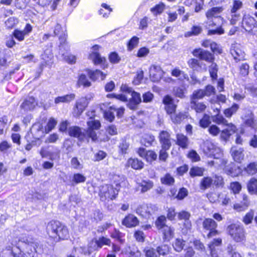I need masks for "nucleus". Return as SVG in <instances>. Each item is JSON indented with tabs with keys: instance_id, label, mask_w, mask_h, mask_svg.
Here are the masks:
<instances>
[{
	"instance_id": "56",
	"label": "nucleus",
	"mask_w": 257,
	"mask_h": 257,
	"mask_svg": "<svg viewBox=\"0 0 257 257\" xmlns=\"http://www.w3.org/2000/svg\"><path fill=\"white\" fill-rule=\"evenodd\" d=\"M18 23V20L14 17H11L9 18L6 22L5 25L8 29H12Z\"/></svg>"
},
{
	"instance_id": "37",
	"label": "nucleus",
	"mask_w": 257,
	"mask_h": 257,
	"mask_svg": "<svg viewBox=\"0 0 257 257\" xmlns=\"http://www.w3.org/2000/svg\"><path fill=\"white\" fill-rule=\"evenodd\" d=\"M161 230L164 235V238L166 239L169 240L174 236V229L171 226L167 225Z\"/></svg>"
},
{
	"instance_id": "30",
	"label": "nucleus",
	"mask_w": 257,
	"mask_h": 257,
	"mask_svg": "<svg viewBox=\"0 0 257 257\" xmlns=\"http://www.w3.org/2000/svg\"><path fill=\"white\" fill-rule=\"evenodd\" d=\"M88 101L83 97L78 99L76 102V108L78 110V113H81L88 104Z\"/></svg>"
},
{
	"instance_id": "32",
	"label": "nucleus",
	"mask_w": 257,
	"mask_h": 257,
	"mask_svg": "<svg viewBox=\"0 0 257 257\" xmlns=\"http://www.w3.org/2000/svg\"><path fill=\"white\" fill-rule=\"evenodd\" d=\"M248 192L251 195L257 194V179L251 178L247 185Z\"/></svg>"
},
{
	"instance_id": "52",
	"label": "nucleus",
	"mask_w": 257,
	"mask_h": 257,
	"mask_svg": "<svg viewBox=\"0 0 257 257\" xmlns=\"http://www.w3.org/2000/svg\"><path fill=\"white\" fill-rule=\"evenodd\" d=\"M161 180L162 183L165 185H171L174 183V179L170 174H166Z\"/></svg>"
},
{
	"instance_id": "8",
	"label": "nucleus",
	"mask_w": 257,
	"mask_h": 257,
	"mask_svg": "<svg viewBox=\"0 0 257 257\" xmlns=\"http://www.w3.org/2000/svg\"><path fill=\"white\" fill-rule=\"evenodd\" d=\"M158 210L156 205L152 204H143L139 205L137 210V213L142 217L148 219Z\"/></svg>"
},
{
	"instance_id": "11",
	"label": "nucleus",
	"mask_w": 257,
	"mask_h": 257,
	"mask_svg": "<svg viewBox=\"0 0 257 257\" xmlns=\"http://www.w3.org/2000/svg\"><path fill=\"white\" fill-rule=\"evenodd\" d=\"M192 54L195 57L207 62H212L214 60V57L212 54L201 48L194 49Z\"/></svg>"
},
{
	"instance_id": "34",
	"label": "nucleus",
	"mask_w": 257,
	"mask_h": 257,
	"mask_svg": "<svg viewBox=\"0 0 257 257\" xmlns=\"http://www.w3.org/2000/svg\"><path fill=\"white\" fill-rule=\"evenodd\" d=\"M127 164L135 170L141 169L144 166V163L141 161L135 158H131L128 159Z\"/></svg>"
},
{
	"instance_id": "7",
	"label": "nucleus",
	"mask_w": 257,
	"mask_h": 257,
	"mask_svg": "<svg viewBox=\"0 0 257 257\" xmlns=\"http://www.w3.org/2000/svg\"><path fill=\"white\" fill-rule=\"evenodd\" d=\"M227 230L231 238L236 242H241L245 240L243 227L236 224H231L227 228Z\"/></svg>"
},
{
	"instance_id": "28",
	"label": "nucleus",
	"mask_w": 257,
	"mask_h": 257,
	"mask_svg": "<svg viewBox=\"0 0 257 257\" xmlns=\"http://www.w3.org/2000/svg\"><path fill=\"white\" fill-rule=\"evenodd\" d=\"M16 250H20L18 247H14L10 246H7L1 254L2 257H17V253Z\"/></svg>"
},
{
	"instance_id": "25",
	"label": "nucleus",
	"mask_w": 257,
	"mask_h": 257,
	"mask_svg": "<svg viewBox=\"0 0 257 257\" xmlns=\"http://www.w3.org/2000/svg\"><path fill=\"white\" fill-rule=\"evenodd\" d=\"M215 110L217 113L211 116L212 121L218 124H222L223 125L228 124L229 123L225 118H224L222 115L219 114V109L216 108Z\"/></svg>"
},
{
	"instance_id": "4",
	"label": "nucleus",
	"mask_w": 257,
	"mask_h": 257,
	"mask_svg": "<svg viewBox=\"0 0 257 257\" xmlns=\"http://www.w3.org/2000/svg\"><path fill=\"white\" fill-rule=\"evenodd\" d=\"M47 233L55 242L61 239H67L69 237L67 228L58 221H51L47 226Z\"/></svg>"
},
{
	"instance_id": "36",
	"label": "nucleus",
	"mask_w": 257,
	"mask_h": 257,
	"mask_svg": "<svg viewBox=\"0 0 257 257\" xmlns=\"http://www.w3.org/2000/svg\"><path fill=\"white\" fill-rule=\"evenodd\" d=\"M60 54L62 55L63 60L68 64H74L76 63L77 58L75 55L68 53L64 54L63 51L60 52Z\"/></svg>"
},
{
	"instance_id": "29",
	"label": "nucleus",
	"mask_w": 257,
	"mask_h": 257,
	"mask_svg": "<svg viewBox=\"0 0 257 257\" xmlns=\"http://www.w3.org/2000/svg\"><path fill=\"white\" fill-rule=\"evenodd\" d=\"M177 144L183 149H186L189 144L188 138L183 134L177 135Z\"/></svg>"
},
{
	"instance_id": "26",
	"label": "nucleus",
	"mask_w": 257,
	"mask_h": 257,
	"mask_svg": "<svg viewBox=\"0 0 257 257\" xmlns=\"http://www.w3.org/2000/svg\"><path fill=\"white\" fill-rule=\"evenodd\" d=\"M111 237L116 240L120 243H123L125 241L124 238V234L120 232L119 230L114 228L113 230L110 232Z\"/></svg>"
},
{
	"instance_id": "58",
	"label": "nucleus",
	"mask_w": 257,
	"mask_h": 257,
	"mask_svg": "<svg viewBox=\"0 0 257 257\" xmlns=\"http://www.w3.org/2000/svg\"><path fill=\"white\" fill-rule=\"evenodd\" d=\"M165 5L163 3H161L158 5H157L155 7L151 8V11L154 15H158L162 13L164 11Z\"/></svg>"
},
{
	"instance_id": "27",
	"label": "nucleus",
	"mask_w": 257,
	"mask_h": 257,
	"mask_svg": "<svg viewBox=\"0 0 257 257\" xmlns=\"http://www.w3.org/2000/svg\"><path fill=\"white\" fill-rule=\"evenodd\" d=\"M75 98V95L74 93H70L65 95L58 96L55 99V103L56 104L62 103H69L73 100Z\"/></svg>"
},
{
	"instance_id": "44",
	"label": "nucleus",
	"mask_w": 257,
	"mask_h": 257,
	"mask_svg": "<svg viewBox=\"0 0 257 257\" xmlns=\"http://www.w3.org/2000/svg\"><path fill=\"white\" fill-rule=\"evenodd\" d=\"M204 171V169L202 168L193 167L191 168L189 174L192 177L195 176H202L203 175Z\"/></svg>"
},
{
	"instance_id": "53",
	"label": "nucleus",
	"mask_w": 257,
	"mask_h": 257,
	"mask_svg": "<svg viewBox=\"0 0 257 257\" xmlns=\"http://www.w3.org/2000/svg\"><path fill=\"white\" fill-rule=\"evenodd\" d=\"M210 116L208 114H204L203 117L200 120V125L204 128L207 127L210 124Z\"/></svg>"
},
{
	"instance_id": "18",
	"label": "nucleus",
	"mask_w": 257,
	"mask_h": 257,
	"mask_svg": "<svg viewBox=\"0 0 257 257\" xmlns=\"http://www.w3.org/2000/svg\"><path fill=\"white\" fill-rule=\"evenodd\" d=\"M111 240L110 239L104 236L99 237L98 239H96L94 242H91L89 246V252L90 247L93 245L94 250H98L101 248L104 245H110Z\"/></svg>"
},
{
	"instance_id": "33",
	"label": "nucleus",
	"mask_w": 257,
	"mask_h": 257,
	"mask_svg": "<svg viewBox=\"0 0 257 257\" xmlns=\"http://www.w3.org/2000/svg\"><path fill=\"white\" fill-rule=\"evenodd\" d=\"M249 201L247 196L245 194L242 195V201L241 204L236 203L234 205V208L238 211H241L246 208L249 205Z\"/></svg>"
},
{
	"instance_id": "6",
	"label": "nucleus",
	"mask_w": 257,
	"mask_h": 257,
	"mask_svg": "<svg viewBox=\"0 0 257 257\" xmlns=\"http://www.w3.org/2000/svg\"><path fill=\"white\" fill-rule=\"evenodd\" d=\"M120 90L124 93L130 94L132 96L130 98L127 106L132 110L137 109L138 104L142 101L140 94L133 90L132 88L126 84H122L121 86Z\"/></svg>"
},
{
	"instance_id": "63",
	"label": "nucleus",
	"mask_w": 257,
	"mask_h": 257,
	"mask_svg": "<svg viewBox=\"0 0 257 257\" xmlns=\"http://www.w3.org/2000/svg\"><path fill=\"white\" fill-rule=\"evenodd\" d=\"M204 96H205L204 90L199 89L196 91H194L191 100H196L197 99H201Z\"/></svg>"
},
{
	"instance_id": "10",
	"label": "nucleus",
	"mask_w": 257,
	"mask_h": 257,
	"mask_svg": "<svg viewBox=\"0 0 257 257\" xmlns=\"http://www.w3.org/2000/svg\"><path fill=\"white\" fill-rule=\"evenodd\" d=\"M230 53L236 62L243 61L245 58V53L241 49L240 44L234 43L231 45L230 49Z\"/></svg>"
},
{
	"instance_id": "41",
	"label": "nucleus",
	"mask_w": 257,
	"mask_h": 257,
	"mask_svg": "<svg viewBox=\"0 0 257 257\" xmlns=\"http://www.w3.org/2000/svg\"><path fill=\"white\" fill-rule=\"evenodd\" d=\"M127 251L128 252V257H140L141 256V251L135 245L129 246Z\"/></svg>"
},
{
	"instance_id": "59",
	"label": "nucleus",
	"mask_w": 257,
	"mask_h": 257,
	"mask_svg": "<svg viewBox=\"0 0 257 257\" xmlns=\"http://www.w3.org/2000/svg\"><path fill=\"white\" fill-rule=\"evenodd\" d=\"M169 246L165 244L159 246L157 248V252L158 253V256L160 255H166L169 252Z\"/></svg>"
},
{
	"instance_id": "13",
	"label": "nucleus",
	"mask_w": 257,
	"mask_h": 257,
	"mask_svg": "<svg viewBox=\"0 0 257 257\" xmlns=\"http://www.w3.org/2000/svg\"><path fill=\"white\" fill-rule=\"evenodd\" d=\"M242 27L247 32H250L257 27V21L249 15H245L242 21Z\"/></svg>"
},
{
	"instance_id": "9",
	"label": "nucleus",
	"mask_w": 257,
	"mask_h": 257,
	"mask_svg": "<svg viewBox=\"0 0 257 257\" xmlns=\"http://www.w3.org/2000/svg\"><path fill=\"white\" fill-rule=\"evenodd\" d=\"M202 226L204 230L209 231L207 235L209 238L219 234L218 231L216 229L217 224L211 218H205L202 222Z\"/></svg>"
},
{
	"instance_id": "54",
	"label": "nucleus",
	"mask_w": 257,
	"mask_h": 257,
	"mask_svg": "<svg viewBox=\"0 0 257 257\" xmlns=\"http://www.w3.org/2000/svg\"><path fill=\"white\" fill-rule=\"evenodd\" d=\"M107 156V154L106 152L99 150L94 154L93 160L95 162H99L104 159Z\"/></svg>"
},
{
	"instance_id": "20",
	"label": "nucleus",
	"mask_w": 257,
	"mask_h": 257,
	"mask_svg": "<svg viewBox=\"0 0 257 257\" xmlns=\"http://www.w3.org/2000/svg\"><path fill=\"white\" fill-rule=\"evenodd\" d=\"M225 126H227V128L222 131L220 134L221 138L224 141L227 140L230 136L234 134L236 130V126L232 123H230Z\"/></svg>"
},
{
	"instance_id": "22",
	"label": "nucleus",
	"mask_w": 257,
	"mask_h": 257,
	"mask_svg": "<svg viewBox=\"0 0 257 257\" xmlns=\"http://www.w3.org/2000/svg\"><path fill=\"white\" fill-rule=\"evenodd\" d=\"M190 107L197 113H200L205 110L206 106L203 102H198L196 100H191Z\"/></svg>"
},
{
	"instance_id": "57",
	"label": "nucleus",
	"mask_w": 257,
	"mask_h": 257,
	"mask_svg": "<svg viewBox=\"0 0 257 257\" xmlns=\"http://www.w3.org/2000/svg\"><path fill=\"white\" fill-rule=\"evenodd\" d=\"M213 184L216 187H222L224 184L223 179L221 176L215 175L213 177Z\"/></svg>"
},
{
	"instance_id": "39",
	"label": "nucleus",
	"mask_w": 257,
	"mask_h": 257,
	"mask_svg": "<svg viewBox=\"0 0 257 257\" xmlns=\"http://www.w3.org/2000/svg\"><path fill=\"white\" fill-rule=\"evenodd\" d=\"M166 217L165 215H161L157 218L155 221V225L158 229L161 230L163 228H165V226H167L166 224Z\"/></svg>"
},
{
	"instance_id": "45",
	"label": "nucleus",
	"mask_w": 257,
	"mask_h": 257,
	"mask_svg": "<svg viewBox=\"0 0 257 257\" xmlns=\"http://www.w3.org/2000/svg\"><path fill=\"white\" fill-rule=\"evenodd\" d=\"M185 241L180 238H177L175 239L173 243V246L174 249L177 252H180L184 246Z\"/></svg>"
},
{
	"instance_id": "60",
	"label": "nucleus",
	"mask_w": 257,
	"mask_h": 257,
	"mask_svg": "<svg viewBox=\"0 0 257 257\" xmlns=\"http://www.w3.org/2000/svg\"><path fill=\"white\" fill-rule=\"evenodd\" d=\"M145 252L146 257H158L157 250L153 248L147 247L145 249Z\"/></svg>"
},
{
	"instance_id": "40",
	"label": "nucleus",
	"mask_w": 257,
	"mask_h": 257,
	"mask_svg": "<svg viewBox=\"0 0 257 257\" xmlns=\"http://www.w3.org/2000/svg\"><path fill=\"white\" fill-rule=\"evenodd\" d=\"M238 108L239 105L236 103H233L230 107L224 110V114L226 117H231L233 114L236 113Z\"/></svg>"
},
{
	"instance_id": "51",
	"label": "nucleus",
	"mask_w": 257,
	"mask_h": 257,
	"mask_svg": "<svg viewBox=\"0 0 257 257\" xmlns=\"http://www.w3.org/2000/svg\"><path fill=\"white\" fill-rule=\"evenodd\" d=\"M78 83L79 85H83L85 87H89L91 85V82L87 79L84 74H81L79 76Z\"/></svg>"
},
{
	"instance_id": "3",
	"label": "nucleus",
	"mask_w": 257,
	"mask_h": 257,
	"mask_svg": "<svg viewBox=\"0 0 257 257\" xmlns=\"http://www.w3.org/2000/svg\"><path fill=\"white\" fill-rule=\"evenodd\" d=\"M113 180L115 187L109 184H105L101 187L99 196L101 200L114 199L118 194L121 183L123 182L124 178L122 176L114 175Z\"/></svg>"
},
{
	"instance_id": "46",
	"label": "nucleus",
	"mask_w": 257,
	"mask_h": 257,
	"mask_svg": "<svg viewBox=\"0 0 257 257\" xmlns=\"http://www.w3.org/2000/svg\"><path fill=\"white\" fill-rule=\"evenodd\" d=\"M139 42V38L136 36L133 37L127 44V50L130 51L133 50L138 45Z\"/></svg>"
},
{
	"instance_id": "15",
	"label": "nucleus",
	"mask_w": 257,
	"mask_h": 257,
	"mask_svg": "<svg viewBox=\"0 0 257 257\" xmlns=\"http://www.w3.org/2000/svg\"><path fill=\"white\" fill-rule=\"evenodd\" d=\"M57 121L53 118L49 119L46 126L45 127L44 131L42 125L40 123H36L33 125V129L37 130L38 131H41L43 133H49L51 132L56 125Z\"/></svg>"
},
{
	"instance_id": "19",
	"label": "nucleus",
	"mask_w": 257,
	"mask_h": 257,
	"mask_svg": "<svg viewBox=\"0 0 257 257\" xmlns=\"http://www.w3.org/2000/svg\"><path fill=\"white\" fill-rule=\"evenodd\" d=\"M139 223L138 218L134 215L130 214L122 220V225L127 227H133L137 226Z\"/></svg>"
},
{
	"instance_id": "5",
	"label": "nucleus",
	"mask_w": 257,
	"mask_h": 257,
	"mask_svg": "<svg viewBox=\"0 0 257 257\" xmlns=\"http://www.w3.org/2000/svg\"><path fill=\"white\" fill-rule=\"evenodd\" d=\"M213 161H209L208 164L212 167L214 166L216 168L222 169L226 174L232 177H235L237 174L234 172L232 164L227 165V160L223 158V156L220 158H215Z\"/></svg>"
},
{
	"instance_id": "14",
	"label": "nucleus",
	"mask_w": 257,
	"mask_h": 257,
	"mask_svg": "<svg viewBox=\"0 0 257 257\" xmlns=\"http://www.w3.org/2000/svg\"><path fill=\"white\" fill-rule=\"evenodd\" d=\"M150 77L153 82H158L161 79L163 71L159 65H152L150 68Z\"/></svg>"
},
{
	"instance_id": "17",
	"label": "nucleus",
	"mask_w": 257,
	"mask_h": 257,
	"mask_svg": "<svg viewBox=\"0 0 257 257\" xmlns=\"http://www.w3.org/2000/svg\"><path fill=\"white\" fill-rule=\"evenodd\" d=\"M37 105V102L33 96H29L21 104L20 107L24 111H30L34 109Z\"/></svg>"
},
{
	"instance_id": "48",
	"label": "nucleus",
	"mask_w": 257,
	"mask_h": 257,
	"mask_svg": "<svg viewBox=\"0 0 257 257\" xmlns=\"http://www.w3.org/2000/svg\"><path fill=\"white\" fill-rule=\"evenodd\" d=\"M26 36L23 31L19 29H15L12 33V36L19 42L24 41Z\"/></svg>"
},
{
	"instance_id": "61",
	"label": "nucleus",
	"mask_w": 257,
	"mask_h": 257,
	"mask_svg": "<svg viewBox=\"0 0 257 257\" xmlns=\"http://www.w3.org/2000/svg\"><path fill=\"white\" fill-rule=\"evenodd\" d=\"M142 187L141 191L142 192H147L153 187V183L151 181H142L140 184Z\"/></svg>"
},
{
	"instance_id": "55",
	"label": "nucleus",
	"mask_w": 257,
	"mask_h": 257,
	"mask_svg": "<svg viewBox=\"0 0 257 257\" xmlns=\"http://www.w3.org/2000/svg\"><path fill=\"white\" fill-rule=\"evenodd\" d=\"M85 180V177L80 173L74 174L72 178V182L75 184L83 183Z\"/></svg>"
},
{
	"instance_id": "64",
	"label": "nucleus",
	"mask_w": 257,
	"mask_h": 257,
	"mask_svg": "<svg viewBox=\"0 0 257 257\" xmlns=\"http://www.w3.org/2000/svg\"><path fill=\"white\" fill-rule=\"evenodd\" d=\"M71 165L72 167L77 170H80L83 168V165L78 160L77 158L73 157L71 160Z\"/></svg>"
},
{
	"instance_id": "2",
	"label": "nucleus",
	"mask_w": 257,
	"mask_h": 257,
	"mask_svg": "<svg viewBox=\"0 0 257 257\" xmlns=\"http://www.w3.org/2000/svg\"><path fill=\"white\" fill-rule=\"evenodd\" d=\"M221 12V8L216 7L213 8L207 12L206 15L207 20L206 27L207 29L216 27L214 29L209 30L208 35H220L224 33V30L221 27L223 23V19L219 16Z\"/></svg>"
},
{
	"instance_id": "47",
	"label": "nucleus",
	"mask_w": 257,
	"mask_h": 257,
	"mask_svg": "<svg viewBox=\"0 0 257 257\" xmlns=\"http://www.w3.org/2000/svg\"><path fill=\"white\" fill-rule=\"evenodd\" d=\"M188 64L194 71H198L201 69V65L197 59L192 58L188 60Z\"/></svg>"
},
{
	"instance_id": "12",
	"label": "nucleus",
	"mask_w": 257,
	"mask_h": 257,
	"mask_svg": "<svg viewBox=\"0 0 257 257\" xmlns=\"http://www.w3.org/2000/svg\"><path fill=\"white\" fill-rule=\"evenodd\" d=\"M159 139L161 147L165 149H170L172 143L170 134L166 131H162L159 133Z\"/></svg>"
},
{
	"instance_id": "42",
	"label": "nucleus",
	"mask_w": 257,
	"mask_h": 257,
	"mask_svg": "<svg viewBox=\"0 0 257 257\" xmlns=\"http://www.w3.org/2000/svg\"><path fill=\"white\" fill-rule=\"evenodd\" d=\"M170 117L174 123H180L186 117V116L185 113L179 112L176 114L174 113L171 115Z\"/></svg>"
},
{
	"instance_id": "21",
	"label": "nucleus",
	"mask_w": 257,
	"mask_h": 257,
	"mask_svg": "<svg viewBox=\"0 0 257 257\" xmlns=\"http://www.w3.org/2000/svg\"><path fill=\"white\" fill-rule=\"evenodd\" d=\"M243 149L242 148L237 149L235 147L231 148L230 152L231 155L236 162H240L243 158Z\"/></svg>"
},
{
	"instance_id": "50",
	"label": "nucleus",
	"mask_w": 257,
	"mask_h": 257,
	"mask_svg": "<svg viewBox=\"0 0 257 257\" xmlns=\"http://www.w3.org/2000/svg\"><path fill=\"white\" fill-rule=\"evenodd\" d=\"M249 66L247 63H243L239 66V74L245 77L249 73Z\"/></svg>"
},
{
	"instance_id": "49",
	"label": "nucleus",
	"mask_w": 257,
	"mask_h": 257,
	"mask_svg": "<svg viewBox=\"0 0 257 257\" xmlns=\"http://www.w3.org/2000/svg\"><path fill=\"white\" fill-rule=\"evenodd\" d=\"M245 171L249 175H253L257 172V163L253 162L249 164L245 168Z\"/></svg>"
},
{
	"instance_id": "43",
	"label": "nucleus",
	"mask_w": 257,
	"mask_h": 257,
	"mask_svg": "<svg viewBox=\"0 0 257 257\" xmlns=\"http://www.w3.org/2000/svg\"><path fill=\"white\" fill-rule=\"evenodd\" d=\"M211 63V64L209 66V72L212 79L215 80L217 77L218 67L217 64L213 62Z\"/></svg>"
},
{
	"instance_id": "1",
	"label": "nucleus",
	"mask_w": 257,
	"mask_h": 257,
	"mask_svg": "<svg viewBox=\"0 0 257 257\" xmlns=\"http://www.w3.org/2000/svg\"><path fill=\"white\" fill-rule=\"evenodd\" d=\"M88 128L87 130L81 129L76 126H71L68 129V134L71 137L77 138L78 139L82 141L85 139L91 138L93 141L97 140V135L94 130H98L100 126V123L98 120H93L90 118V120L87 121Z\"/></svg>"
},
{
	"instance_id": "62",
	"label": "nucleus",
	"mask_w": 257,
	"mask_h": 257,
	"mask_svg": "<svg viewBox=\"0 0 257 257\" xmlns=\"http://www.w3.org/2000/svg\"><path fill=\"white\" fill-rule=\"evenodd\" d=\"M254 216V212L253 210H250L243 217V221L245 224L250 223Z\"/></svg>"
},
{
	"instance_id": "24",
	"label": "nucleus",
	"mask_w": 257,
	"mask_h": 257,
	"mask_svg": "<svg viewBox=\"0 0 257 257\" xmlns=\"http://www.w3.org/2000/svg\"><path fill=\"white\" fill-rule=\"evenodd\" d=\"M215 145L209 141L205 142L203 146V151L208 157H212L213 155V149Z\"/></svg>"
},
{
	"instance_id": "23",
	"label": "nucleus",
	"mask_w": 257,
	"mask_h": 257,
	"mask_svg": "<svg viewBox=\"0 0 257 257\" xmlns=\"http://www.w3.org/2000/svg\"><path fill=\"white\" fill-rule=\"evenodd\" d=\"M88 75L90 78L93 81L97 80L99 78H100L101 80H103L105 78L106 76L105 74L99 70H96L94 71L88 70Z\"/></svg>"
},
{
	"instance_id": "35",
	"label": "nucleus",
	"mask_w": 257,
	"mask_h": 257,
	"mask_svg": "<svg viewBox=\"0 0 257 257\" xmlns=\"http://www.w3.org/2000/svg\"><path fill=\"white\" fill-rule=\"evenodd\" d=\"M155 137L149 134H145L141 140V143L146 147H150L152 145L155 141Z\"/></svg>"
},
{
	"instance_id": "16",
	"label": "nucleus",
	"mask_w": 257,
	"mask_h": 257,
	"mask_svg": "<svg viewBox=\"0 0 257 257\" xmlns=\"http://www.w3.org/2000/svg\"><path fill=\"white\" fill-rule=\"evenodd\" d=\"M89 58L91 60L95 65H100L101 67L104 68L107 67L106 59L102 57L100 55L96 52H93L90 54Z\"/></svg>"
},
{
	"instance_id": "31",
	"label": "nucleus",
	"mask_w": 257,
	"mask_h": 257,
	"mask_svg": "<svg viewBox=\"0 0 257 257\" xmlns=\"http://www.w3.org/2000/svg\"><path fill=\"white\" fill-rule=\"evenodd\" d=\"M213 179L210 177H204L200 181L199 187L200 189L205 190L213 184Z\"/></svg>"
},
{
	"instance_id": "38",
	"label": "nucleus",
	"mask_w": 257,
	"mask_h": 257,
	"mask_svg": "<svg viewBox=\"0 0 257 257\" xmlns=\"http://www.w3.org/2000/svg\"><path fill=\"white\" fill-rule=\"evenodd\" d=\"M60 41L59 50L61 52L63 49L66 51L69 50V46L66 44V35L65 33H62L59 37Z\"/></svg>"
}]
</instances>
